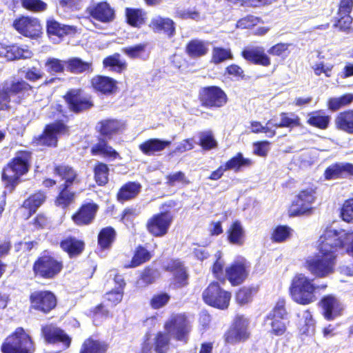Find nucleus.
Here are the masks:
<instances>
[{"instance_id":"f257e3e1","label":"nucleus","mask_w":353,"mask_h":353,"mask_svg":"<svg viewBox=\"0 0 353 353\" xmlns=\"http://www.w3.org/2000/svg\"><path fill=\"white\" fill-rule=\"evenodd\" d=\"M326 285H316L313 279H309L303 274H296L292 279L290 288L292 299L302 305H307L316 300L315 292L317 290L325 289Z\"/></svg>"},{"instance_id":"f03ea898","label":"nucleus","mask_w":353,"mask_h":353,"mask_svg":"<svg viewBox=\"0 0 353 353\" xmlns=\"http://www.w3.org/2000/svg\"><path fill=\"white\" fill-rule=\"evenodd\" d=\"M30 159V152L19 151L3 169L2 179L10 191H12L19 183V178L28 172Z\"/></svg>"},{"instance_id":"7ed1b4c3","label":"nucleus","mask_w":353,"mask_h":353,"mask_svg":"<svg viewBox=\"0 0 353 353\" xmlns=\"http://www.w3.org/2000/svg\"><path fill=\"white\" fill-rule=\"evenodd\" d=\"M3 353H33L34 343L28 333L22 327H17L8 336L1 346Z\"/></svg>"},{"instance_id":"20e7f679","label":"nucleus","mask_w":353,"mask_h":353,"mask_svg":"<svg viewBox=\"0 0 353 353\" xmlns=\"http://www.w3.org/2000/svg\"><path fill=\"white\" fill-rule=\"evenodd\" d=\"M335 259V254L319 251L317 254L307 257L305 265L312 274L323 278L334 272Z\"/></svg>"},{"instance_id":"39448f33","label":"nucleus","mask_w":353,"mask_h":353,"mask_svg":"<svg viewBox=\"0 0 353 353\" xmlns=\"http://www.w3.org/2000/svg\"><path fill=\"white\" fill-rule=\"evenodd\" d=\"M30 89L31 86L28 83L15 77L4 81L0 87V109H8L12 97L23 94Z\"/></svg>"},{"instance_id":"423d86ee","label":"nucleus","mask_w":353,"mask_h":353,"mask_svg":"<svg viewBox=\"0 0 353 353\" xmlns=\"http://www.w3.org/2000/svg\"><path fill=\"white\" fill-rule=\"evenodd\" d=\"M285 306V300L279 299L266 317V325L270 327L269 332L273 335L282 336L286 332L289 321Z\"/></svg>"},{"instance_id":"0eeeda50","label":"nucleus","mask_w":353,"mask_h":353,"mask_svg":"<svg viewBox=\"0 0 353 353\" xmlns=\"http://www.w3.org/2000/svg\"><path fill=\"white\" fill-rule=\"evenodd\" d=\"M348 233L341 230L327 228L319 239V251H320V253L327 252L335 254L338 248L345 245Z\"/></svg>"},{"instance_id":"6e6552de","label":"nucleus","mask_w":353,"mask_h":353,"mask_svg":"<svg viewBox=\"0 0 353 353\" xmlns=\"http://www.w3.org/2000/svg\"><path fill=\"white\" fill-rule=\"evenodd\" d=\"M205 303L212 307L225 310L228 308L231 294L221 288L217 283H211L203 292Z\"/></svg>"},{"instance_id":"1a4fd4ad","label":"nucleus","mask_w":353,"mask_h":353,"mask_svg":"<svg viewBox=\"0 0 353 353\" xmlns=\"http://www.w3.org/2000/svg\"><path fill=\"white\" fill-rule=\"evenodd\" d=\"M166 332L177 341L186 343L190 332V325L183 314H176L164 325Z\"/></svg>"},{"instance_id":"9d476101","label":"nucleus","mask_w":353,"mask_h":353,"mask_svg":"<svg viewBox=\"0 0 353 353\" xmlns=\"http://www.w3.org/2000/svg\"><path fill=\"white\" fill-rule=\"evenodd\" d=\"M250 320L243 315H237L225 334V341L234 344L247 340L250 336Z\"/></svg>"},{"instance_id":"9b49d317","label":"nucleus","mask_w":353,"mask_h":353,"mask_svg":"<svg viewBox=\"0 0 353 353\" xmlns=\"http://www.w3.org/2000/svg\"><path fill=\"white\" fill-rule=\"evenodd\" d=\"M62 263L50 256L39 258L34 265V271L37 274L46 279H51L62 269Z\"/></svg>"},{"instance_id":"f8f14e48","label":"nucleus","mask_w":353,"mask_h":353,"mask_svg":"<svg viewBox=\"0 0 353 353\" xmlns=\"http://www.w3.org/2000/svg\"><path fill=\"white\" fill-rule=\"evenodd\" d=\"M314 194L315 192L312 188L301 191L290 208V215L297 216L309 212L315 199Z\"/></svg>"},{"instance_id":"ddd939ff","label":"nucleus","mask_w":353,"mask_h":353,"mask_svg":"<svg viewBox=\"0 0 353 353\" xmlns=\"http://www.w3.org/2000/svg\"><path fill=\"white\" fill-rule=\"evenodd\" d=\"M31 307L44 313L49 312L57 305L55 296L49 291H35L30 296Z\"/></svg>"},{"instance_id":"4468645a","label":"nucleus","mask_w":353,"mask_h":353,"mask_svg":"<svg viewBox=\"0 0 353 353\" xmlns=\"http://www.w3.org/2000/svg\"><path fill=\"white\" fill-rule=\"evenodd\" d=\"M201 101L205 107L219 108L226 103L227 96L219 87L210 86L204 88L201 92Z\"/></svg>"},{"instance_id":"2eb2a0df","label":"nucleus","mask_w":353,"mask_h":353,"mask_svg":"<svg viewBox=\"0 0 353 353\" xmlns=\"http://www.w3.org/2000/svg\"><path fill=\"white\" fill-rule=\"evenodd\" d=\"M172 223V216L168 212L154 215L147 223V228L155 236H164Z\"/></svg>"},{"instance_id":"dca6fc26","label":"nucleus","mask_w":353,"mask_h":353,"mask_svg":"<svg viewBox=\"0 0 353 353\" xmlns=\"http://www.w3.org/2000/svg\"><path fill=\"white\" fill-rule=\"evenodd\" d=\"M14 28L21 34L29 37H37L41 31V26L37 18L21 17L14 21Z\"/></svg>"},{"instance_id":"f3484780","label":"nucleus","mask_w":353,"mask_h":353,"mask_svg":"<svg viewBox=\"0 0 353 353\" xmlns=\"http://www.w3.org/2000/svg\"><path fill=\"white\" fill-rule=\"evenodd\" d=\"M67 132L66 126L61 122L48 125L43 134L37 139L38 144L48 146H55L58 136Z\"/></svg>"},{"instance_id":"a211bd4d","label":"nucleus","mask_w":353,"mask_h":353,"mask_svg":"<svg viewBox=\"0 0 353 353\" xmlns=\"http://www.w3.org/2000/svg\"><path fill=\"white\" fill-rule=\"evenodd\" d=\"M170 336L167 332H159L152 344L144 343L141 353H167L170 349Z\"/></svg>"},{"instance_id":"6ab92c4d","label":"nucleus","mask_w":353,"mask_h":353,"mask_svg":"<svg viewBox=\"0 0 353 353\" xmlns=\"http://www.w3.org/2000/svg\"><path fill=\"white\" fill-rule=\"evenodd\" d=\"M321 305L323 309V315L328 321L341 316L343 310L342 303L331 295L323 297L321 301Z\"/></svg>"},{"instance_id":"aec40b11","label":"nucleus","mask_w":353,"mask_h":353,"mask_svg":"<svg viewBox=\"0 0 353 353\" xmlns=\"http://www.w3.org/2000/svg\"><path fill=\"white\" fill-rule=\"evenodd\" d=\"M88 13L94 19L108 23L114 18V12L106 2H101L93 4L87 8Z\"/></svg>"},{"instance_id":"412c9836","label":"nucleus","mask_w":353,"mask_h":353,"mask_svg":"<svg viewBox=\"0 0 353 353\" xmlns=\"http://www.w3.org/2000/svg\"><path fill=\"white\" fill-rule=\"evenodd\" d=\"M65 100L71 110L78 112L90 108L92 104L90 99L83 96L79 90H72L65 96Z\"/></svg>"},{"instance_id":"4be33fe9","label":"nucleus","mask_w":353,"mask_h":353,"mask_svg":"<svg viewBox=\"0 0 353 353\" xmlns=\"http://www.w3.org/2000/svg\"><path fill=\"white\" fill-rule=\"evenodd\" d=\"M246 268L245 260L241 259L225 270L226 276L232 285H239L245 280L248 275Z\"/></svg>"},{"instance_id":"5701e85b","label":"nucleus","mask_w":353,"mask_h":353,"mask_svg":"<svg viewBox=\"0 0 353 353\" xmlns=\"http://www.w3.org/2000/svg\"><path fill=\"white\" fill-rule=\"evenodd\" d=\"M242 55L246 60L263 66H268L271 63L263 47H248L242 52Z\"/></svg>"},{"instance_id":"b1692460","label":"nucleus","mask_w":353,"mask_h":353,"mask_svg":"<svg viewBox=\"0 0 353 353\" xmlns=\"http://www.w3.org/2000/svg\"><path fill=\"white\" fill-rule=\"evenodd\" d=\"M98 208V205L93 203L85 204L72 216V220L79 225L90 224L94 219Z\"/></svg>"},{"instance_id":"393cba45","label":"nucleus","mask_w":353,"mask_h":353,"mask_svg":"<svg viewBox=\"0 0 353 353\" xmlns=\"http://www.w3.org/2000/svg\"><path fill=\"white\" fill-rule=\"evenodd\" d=\"M42 334L46 340L49 343L61 342L68 347L70 344V339L61 329L52 325H47L42 328Z\"/></svg>"},{"instance_id":"a878e982","label":"nucleus","mask_w":353,"mask_h":353,"mask_svg":"<svg viewBox=\"0 0 353 353\" xmlns=\"http://www.w3.org/2000/svg\"><path fill=\"white\" fill-rule=\"evenodd\" d=\"M149 26L154 32H163L170 37L175 33L174 23L169 18L157 16L151 19Z\"/></svg>"},{"instance_id":"bb28decb","label":"nucleus","mask_w":353,"mask_h":353,"mask_svg":"<svg viewBox=\"0 0 353 353\" xmlns=\"http://www.w3.org/2000/svg\"><path fill=\"white\" fill-rule=\"evenodd\" d=\"M347 175H353V165L351 163H336L328 167L325 172L327 179H335Z\"/></svg>"},{"instance_id":"cd10ccee","label":"nucleus","mask_w":353,"mask_h":353,"mask_svg":"<svg viewBox=\"0 0 353 353\" xmlns=\"http://www.w3.org/2000/svg\"><path fill=\"white\" fill-rule=\"evenodd\" d=\"M171 141H163L159 139H150L140 144L139 150L146 155H152L156 152L163 151L165 148L170 146Z\"/></svg>"},{"instance_id":"c85d7f7f","label":"nucleus","mask_w":353,"mask_h":353,"mask_svg":"<svg viewBox=\"0 0 353 353\" xmlns=\"http://www.w3.org/2000/svg\"><path fill=\"white\" fill-rule=\"evenodd\" d=\"M227 233L228 239L230 243L236 245H242L244 243L245 232L240 221H236L232 223Z\"/></svg>"},{"instance_id":"c756f323","label":"nucleus","mask_w":353,"mask_h":353,"mask_svg":"<svg viewBox=\"0 0 353 353\" xmlns=\"http://www.w3.org/2000/svg\"><path fill=\"white\" fill-rule=\"evenodd\" d=\"M166 269L173 274L178 287L183 286L187 283L186 281L188 275L186 270L181 261L179 260L170 261L168 263Z\"/></svg>"},{"instance_id":"7c9ffc66","label":"nucleus","mask_w":353,"mask_h":353,"mask_svg":"<svg viewBox=\"0 0 353 353\" xmlns=\"http://www.w3.org/2000/svg\"><path fill=\"white\" fill-rule=\"evenodd\" d=\"M92 85L96 90L108 94L116 89V81L108 77L97 76L92 79Z\"/></svg>"},{"instance_id":"2f4dec72","label":"nucleus","mask_w":353,"mask_h":353,"mask_svg":"<svg viewBox=\"0 0 353 353\" xmlns=\"http://www.w3.org/2000/svg\"><path fill=\"white\" fill-rule=\"evenodd\" d=\"M54 173L65 181L64 187L73 183H79V179L77 172L71 167L65 165H59L54 168Z\"/></svg>"},{"instance_id":"473e14b6","label":"nucleus","mask_w":353,"mask_h":353,"mask_svg":"<svg viewBox=\"0 0 353 353\" xmlns=\"http://www.w3.org/2000/svg\"><path fill=\"white\" fill-rule=\"evenodd\" d=\"M336 128L349 134H353V110L339 113L335 119Z\"/></svg>"},{"instance_id":"72a5a7b5","label":"nucleus","mask_w":353,"mask_h":353,"mask_svg":"<svg viewBox=\"0 0 353 353\" xmlns=\"http://www.w3.org/2000/svg\"><path fill=\"white\" fill-rule=\"evenodd\" d=\"M47 31L50 35L62 37L65 34L74 33L76 29L71 26L61 24L54 19L48 21Z\"/></svg>"},{"instance_id":"f704fd0d","label":"nucleus","mask_w":353,"mask_h":353,"mask_svg":"<svg viewBox=\"0 0 353 353\" xmlns=\"http://www.w3.org/2000/svg\"><path fill=\"white\" fill-rule=\"evenodd\" d=\"M61 248L68 253L70 256H75L81 254L84 248L83 241L73 237H68L61 242Z\"/></svg>"},{"instance_id":"c9c22d12","label":"nucleus","mask_w":353,"mask_h":353,"mask_svg":"<svg viewBox=\"0 0 353 353\" xmlns=\"http://www.w3.org/2000/svg\"><path fill=\"white\" fill-rule=\"evenodd\" d=\"M208 43L199 39L190 41L186 46V52L191 57H200L208 52Z\"/></svg>"},{"instance_id":"e433bc0d","label":"nucleus","mask_w":353,"mask_h":353,"mask_svg":"<svg viewBox=\"0 0 353 353\" xmlns=\"http://www.w3.org/2000/svg\"><path fill=\"white\" fill-rule=\"evenodd\" d=\"M253 161L249 158H245L241 152L228 161L224 165L226 170H231L239 172L243 168H248L252 165Z\"/></svg>"},{"instance_id":"4c0bfd02","label":"nucleus","mask_w":353,"mask_h":353,"mask_svg":"<svg viewBox=\"0 0 353 353\" xmlns=\"http://www.w3.org/2000/svg\"><path fill=\"white\" fill-rule=\"evenodd\" d=\"M141 185L135 182H129L123 185L117 194L119 201H125L134 198L140 192Z\"/></svg>"},{"instance_id":"58836bf2","label":"nucleus","mask_w":353,"mask_h":353,"mask_svg":"<svg viewBox=\"0 0 353 353\" xmlns=\"http://www.w3.org/2000/svg\"><path fill=\"white\" fill-rule=\"evenodd\" d=\"M125 14L128 23L133 27H140L145 23L146 12L142 9L126 8Z\"/></svg>"},{"instance_id":"ea45409f","label":"nucleus","mask_w":353,"mask_h":353,"mask_svg":"<svg viewBox=\"0 0 353 353\" xmlns=\"http://www.w3.org/2000/svg\"><path fill=\"white\" fill-rule=\"evenodd\" d=\"M307 123L314 127L325 130L328 127L330 117L321 111H315L308 114Z\"/></svg>"},{"instance_id":"a19ab883","label":"nucleus","mask_w":353,"mask_h":353,"mask_svg":"<svg viewBox=\"0 0 353 353\" xmlns=\"http://www.w3.org/2000/svg\"><path fill=\"white\" fill-rule=\"evenodd\" d=\"M108 347L105 342L88 339L83 343L80 353H106Z\"/></svg>"},{"instance_id":"79ce46f5","label":"nucleus","mask_w":353,"mask_h":353,"mask_svg":"<svg viewBox=\"0 0 353 353\" xmlns=\"http://www.w3.org/2000/svg\"><path fill=\"white\" fill-rule=\"evenodd\" d=\"M32 55V53L29 49L12 45L7 47L5 58L8 61H12L18 59H29Z\"/></svg>"},{"instance_id":"37998d69","label":"nucleus","mask_w":353,"mask_h":353,"mask_svg":"<svg viewBox=\"0 0 353 353\" xmlns=\"http://www.w3.org/2000/svg\"><path fill=\"white\" fill-rule=\"evenodd\" d=\"M280 122L272 124L276 128H294L301 125L300 118L292 112H281Z\"/></svg>"},{"instance_id":"c03bdc74","label":"nucleus","mask_w":353,"mask_h":353,"mask_svg":"<svg viewBox=\"0 0 353 353\" xmlns=\"http://www.w3.org/2000/svg\"><path fill=\"white\" fill-rule=\"evenodd\" d=\"M123 127V124L115 119H106L99 123V131L101 134L111 136L119 132Z\"/></svg>"},{"instance_id":"a18cd8bd","label":"nucleus","mask_w":353,"mask_h":353,"mask_svg":"<svg viewBox=\"0 0 353 353\" xmlns=\"http://www.w3.org/2000/svg\"><path fill=\"white\" fill-rule=\"evenodd\" d=\"M94 155H101L105 157L115 159L119 154L111 146H109L104 140H99L91 149Z\"/></svg>"},{"instance_id":"49530a36","label":"nucleus","mask_w":353,"mask_h":353,"mask_svg":"<svg viewBox=\"0 0 353 353\" xmlns=\"http://www.w3.org/2000/svg\"><path fill=\"white\" fill-rule=\"evenodd\" d=\"M66 67L68 70L73 73L92 71V63L83 61L79 58H72L66 61Z\"/></svg>"},{"instance_id":"de8ad7c7","label":"nucleus","mask_w":353,"mask_h":353,"mask_svg":"<svg viewBox=\"0 0 353 353\" xmlns=\"http://www.w3.org/2000/svg\"><path fill=\"white\" fill-rule=\"evenodd\" d=\"M151 258L150 253L143 247L137 248L134 255L130 264H125V268H135L149 261Z\"/></svg>"},{"instance_id":"09e8293b","label":"nucleus","mask_w":353,"mask_h":353,"mask_svg":"<svg viewBox=\"0 0 353 353\" xmlns=\"http://www.w3.org/2000/svg\"><path fill=\"white\" fill-rule=\"evenodd\" d=\"M46 195L43 192H37L26 199L23 204V208L29 210L30 214L36 210L45 201Z\"/></svg>"},{"instance_id":"8fccbe9b","label":"nucleus","mask_w":353,"mask_h":353,"mask_svg":"<svg viewBox=\"0 0 353 353\" xmlns=\"http://www.w3.org/2000/svg\"><path fill=\"white\" fill-rule=\"evenodd\" d=\"M233 55L230 48L214 47L212 50L211 62L219 64L226 60L232 59Z\"/></svg>"},{"instance_id":"3c124183","label":"nucleus","mask_w":353,"mask_h":353,"mask_svg":"<svg viewBox=\"0 0 353 353\" xmlns=\"http://www.w3.org/2000/svg\"><path fill=\"white\" fill-rule=\"evenodd\" d=\"M115 231L112 228L108 227L101 230L99 234V244L102 248H108L114 241Z\"/></svg>"},{"instance_id":"603ef678","label":"nucleus","mask_w":353,"mask_h":353,"mask_svg":"<svg viewBox=\"0 0 353 353\" xmlns=\"http://www.w3.org/2000/svg\"><path fill=\"white\" fill-rule=\"evenodd\" d=\"M353 101V94H346L340 97H334L328 101L329 109L336 111L341 107L349 105Z\"/></svg>"},{"instance_id":"864d4df0","label":"nucleus","mask_w":353,"mask_h":353,"mask_svg":"<svg viewBox=\"0 0 353 353\" xmlns=\"http://www.w3.org/2000/svg\"><path fill=\"white\" fill-rule=\"evenodd\" d=\"M103 63L105 67H109L110 70L117 72H121L126 68L125 62L120 59L119 54H114L105 58Z\"/></svg>"},{"instance_id":"5fc2aeb1","label":"nucleus","mask_w":353,"mask_h":353,"mask_svg":"<svg viewBox=\"0 0 353 353\" xmlns=\"http://www.w3.org/2000/svg\"><path fill=\"white\" fill-rule=\"evenodd\" d=\"M94 179L99 185H103L108 181L109 168L103 163H99L94 167Z\"/></svg>"},{"instance_id":"6e6d98bb","label":"nucleus","mask_w":353,"mask_h":353,"mask_svg":"<svg viewBox=\"0 0 353 353\" xmlns=\"http://www.w3.org/2000/svg\"><path fill=\"white\" fill-rule=\"evenodd\" d=\"M199 144L204 150H209L217 146V142L211 131L201 132L199 134Z\"/></svg>"},{"instance_id":"4d7b16f0","label":"nucleus","mask_w":353,"mask_h":353,"mask_svg":"<svg viewBox=\"0 0 353 353\" xmlns=\"http://www.w3.org/2000/svg\"><path fill=\"white\" fill-rule=\"evenodd\" d=\"M47 72L50 74L61 73L64 71L66 61L56 58H48L45 63Z\"/></svg>"},{"instance_id":"13d9d810","label":"nucleus","mask_w":353,"mask_h":353,"mask_svg":"<svg viewBox=\"0 0 353 353\" xmlns=\"http://www.w3.org/2000/svg\"><path fill=\"white\" fill-rule=\"evenodd\" d=\"M67 187H63L55 200L56 205L65 208L70 205L74 198V194L67 190Z\"/></svg>"},{"instance_id":"bf43d9fd","label":"nucleus","mask_w":353,"mask_h":353,"mask_svg":"<svg viewBox=\"0 0 353 353\" xmlns=\"http://www.w3.org/2000/svg\"><path fill=\"white\" fill-rule=\"evenodd\" d=\"M312 68L316 76L323 74L326 77H330L334 65L330 63H325L324 61H318L312 65Z\"/></svg>"},{"instance_id":"052dcab7","label":"nucleus","mask_w":353,"mask_h":353,"mask_svg":"<svg viewBox=\"0 0 353 353\" xmlns=\"http://www.w3.org/2000/svg\"><path fill=\"white\" fill-rule=\"evenodd\" d=\"M22 6L32 12H42L46 10L47 4L41 0H20Z\"/></svg>"},{"instance_id":"680f3d73","label":"nucleus","mask_w":353,"mask_h":353,"mask_svg":"<svg viewBox=\"0 0 353 353\" xmlns=\"http://www.w3.org/2000/svg\"><path fill=\"white\" fill-rule=\"evenodd\" d=\"M271 124L272 120L268 121L265 126L262 125L259 121H252L250 126L251 131L254 133L265 132L268 134V137H272L275 135L276 132L269 127Z\"/></svg>"},{"instance_id":"e2e57ef3","label":"nucleus","mask_w":353,"mask_h":353,"mask_svg":"<svg viewBox=\"0 0 353 353\" xmlns=\"http://www.w3.org/2000/svg\"><path fill=\"white\" fill-rule=\"evenodd\" d=\"M290 234V228L280 225L274 229L272 237V239L276 242H283L289 238Z\"/></svg>"},{"instance_id":"0e129e2a","label":"nucleus","mask_w":353,"mask_h":353,"mask_svg":"<svg viewBox=\"0 0 353 353\" xmlns=\"http://www.w3.org/2000/svg\"><path fill=\"white\" fill-rule=\"evenodd\" d=\"M290 46L289 43H279L271 47L268 52L273 56L287 57L290 53L289 47Z\"/></svg>"},{"instance_id":"69168bd1","label":"nucleus","mask_w":353,"mask_h":353,"mask_svg":"<svg viewBox=\"0 0 353 353\" xmlns=\"http://www.w3.org/2000/svg\"><path fill=\"white\" fill-rule=\"evenodd\" d=\"M255 292L254 288H243L236 293V301L240 304L247 303L251 300L253 293Z\"/></svg>"},{"instance_id":"338daca9","label":"nucleus","mask_w":353,"mask_h":353,"mask_svg":"<svg viewBox=\"0 0 353 353\" xmlns=\"http://www.w3.org/2000/svg\"><path fill=\"white\" fill-rule=\"evenodd\" d=\"M145 44H138L134 46L125 48L122 51L130 58L140 57L145 50Z\"/></svg>"},{"instance_id":"774afa93","label":"nucleus","mask_w":353,"mask_h":353,"mask_svg":"<svg viewBox=\"0 0 353 353\" xmlns=\"http://www.w3.org/2000/svg\"><path fill=\"white\" fill-rule=\"evenodd\" d=\"M341 215L343 221L348 223L353 221V199L347 200L344 203Z\"/></svg>"}]
</instances>
